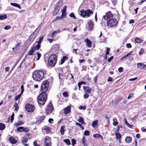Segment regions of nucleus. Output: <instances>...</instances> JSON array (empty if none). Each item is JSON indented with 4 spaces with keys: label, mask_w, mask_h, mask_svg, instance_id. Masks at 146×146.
Returning <instances> with one entry per match:
<instances>
[{
    "label": "nucleus",
    "mask_w": 146,
    "mask_h": 146,
    "mask_svg": "<svg viewBox=\"0 0 146 146\" xmlns=\"http://www.w3.org/2000/svg\"><path fill=\"white\" fill-rule=\"evenodd\" d=\"M131 137L127 136L125 138V141L127 143H130L131 141Z\"/></svg>",
    "instance_id": "nucleus-23"
},
{
    "label": "nucleus",
    "mask_w": 146,
    "mask_h": 146,
    "mask_svg": "<svg viewBox=\"0 0 146 146\" xmlns=\"http://www.w3.org/2000/svg\"><path fill=\"white\" fill-rule=\"evenodd\" d=\"M123 70V68L122 67H121L119 68L118 71L119 72H122Z\"/></svg>",
    "instance_id": "nucleus-58"
},
{
    "label": "nucleus",
    "mask_w": 146,
    "mask_h": 146,
    "mask_svg": "<svg viewBox=\"0 0 146 146\" xmlns=\"http://www.w3.org/2000/svg\"><path fill=\"white\" fill-rule=\"evenodd\" d=\"M133 95V93H131L128 96L127 99H129Z\"/></svg>",
    "instance_id": "nucleus-61"
},
{
    "label": "nucleus",
    "mask_w": 146,
    "mask_h": 146,
    "mask_svg": "<svg viewBox=\"0 0 146 146\" xmlns=\"http://www.w3.org/2000/svg\"><path fill=\"white\" fill-rule=\"evenodd\" d=\"M65 127V126H62L61 127L60 131L61 135H63L64 134V132L65 131L64 130V128Z\"/></svg>",
    "instance_id": "nucleus-26"
},
{
    "label": "nucleus",
    "mask_w": 146,
    "mask_h": 146,
    "mask_svg": "<svg viewBox=\"0 0 146 146\" xmlns=\"http://www.w3.org/2000/svg\"><path fill=\"white\" fill-rule=\"evenodd\" d=\"M113 56H111L109 58H108V61L109 62H110L113 59Z\"/></svg>",
    "instance_id": "nucleus-64"
},
{
    "label": "nucleus",
    "mask_w": 146,
    "mask_h": 146,
    "mask_svg": "<svg viewBox=\"0 0 146 146\" xmlns=\"http://www.w3.org/2000/svg\"><path fill=\"white\" fill-rule=\"evenodd\" d=\"M63 75L61 73H59V79L62 80Z\"/></svg>",
    "instance_id": "nucleus-44"
},
{
    "label": "nucleus",
    "mask_w": 146,
    "mask_h": 146,
    "mask_svg": "<svg viewBox=\"0 0 146 146\" xmlns=\"http://www.w3.org/2000/svg\"><path fill=\"white\" fill-rule=\"evenodd\" d=\"M10 5H11L13 6L14 7H18L20 9H21V7H20V5L17 3H10Z\"/></svg>",
    "instance_id": "nucleus-22"
},
{
    "label": "nucleus",
    "mask_w": 146,
    "mask_h": 146,
    "mask_svg": "<svg viewBox=\"0 0 146 146\" xmlns=\"http://www.w3.org/2000/svg\"><path fill=\"white\" fill-rule=\"evenodd\" d=\"M93 136L94 137L96 138H100V139H101L102 140H103V137L102 136V135H100L99 134H94L93 135Z\"/></svg>",
    "instance_id": "nucleus-21"
},
{
    "label": "nucleus",
    "mask_w": 146,
    "mask_h": 146,
    "mask_svg": "<svg viewBox=\"0 0 146 146\" xmlns=\"http://www.w3.org/2000/svg\"><path fill=\"white\" fill-rule=\"evenodd\" d=\"M49 83L46 80L43 82L41 85V90L42 93H45L47 91L48 88Z\"/></svg>",
    "instance_id": "nucleus-5"
},
{
    "label": "nucleus",
    "mask_w": 146,
    "mask_h": 146,
    "mask_svg": "<svg viewBox=\"0 0 146 146\" xmlns=\"http://www.w3.org/2000/svg\"><path fill=\"white\" fill-rule=\"evenodd\" d=\"M11 28V27L9 25H7L4 28V29L5 30H8L9 29H10Z\"/></svg>",
    "instance_id": "nucleus-51"
},
{
    "label": "nucleus",
    "mask_w": 146,
    "mask_h": 146,
    "mask_svg": "<svg viewBox=\"0 0 146 146\" xmlns=\"http://www.w3.org/2000/svg\"><path fill=\"white\" fill-rule=\"evenodd\" d=\"M7 16L6 15H0V20H3L7 18Z\"/></svg>",
    "instance_id": "nucleus-30"
},
{
    "label": "nucleus",
    "mask_w": 146,
    "mask_h": 146,
    "mask_svg": "<svg viewBox=\"0 0 146 146\" xmlns=\"http://www.w3.org/2000/svg\"><path fill=\"white\" fill-rule=\"evenodd\" d=\"M14 113H13L12 115L11 116V123L13 122V121L14 120Z\"/></svg>",
    "instance_id": "nucleus-43"
},
{
    "label": "nucleus",
    "mask_w": 146,
    "mask_h": 146,
    "mask_svg": "<svg viewBox=\"0 0 146 146\" xmlns=\"http://www.w3.org/2000/svg\"><path fill=\"white\" fill-rule=\"evenodd\" d=\"M5 125L3 123H0V130H2L5 129Z\"/></svg>",
    "instance_id": "nucleus-28"
},
{
    "label": "nucleus",
    "mask_w": 146,
    "mask_h": 146,
    "mask_svg": "<svg viewBox=\"0 0 146 146\" xmlns=\"http://www.w3.org/2000/svg\"><path fill=\"white\" fill-rule=\"evenodd\" d=\"M137 67L138 68H139L140 69H143V63H137Z\"/></svg>",
    "instance_id": "nucleus-24"
},
{
    "label": "nucleus",
    "mask_w": 146,
    "mask_h": 146,
    "mask_svg": "<svg viewBox=\"0 0 146 146\" xmlns=\"http://www.w3.org/2000/svg\"><path fill=\"white\" fill-rule=\"evenodd\" d=\"M14 107H15V110L16 111H18L19 109L18 105L16 102H15V104L13 106Z\"/></svg>",
    "instance_id": "nucleus-38"
},
{
    "label": "nucleus",
    "mask_w": 146,
    "mask_h": 146,
    "mask_svg": "<svg viewBox=\"0 0 146 146\" xmlns=\"http://www.w3.org/2000/svg\"><path fill=\"white\" fill-rule=\"evenodd\" d=\"M69 15L70 17H71L75 19H76L75 16H74V14L73 13H70Z\"/></svg>",
    "instance_id": "nucleus-49"
},
{
    "label": "nucleus",
    "mask_w": 146,
    "mask_h": 146,
    "mask_svg": "<svg viewBox=\"0 0 146 146\" xmlns=\"http://www.w3.org/2000/svg\"><path fill=\"white\" fill-rule=\"evenodd\" d=\"M54 110L52 102L50 101L45 109L46 113L47 115L51 113Z\"/></svg>",
    "instance_id": "nucleus-6"
},
{
    "label": "nucleus",
    "mask_w": 146,
    "mask_h": 146,
    "mask_svg": "<svg viewBox=\"0 0 146 146\" xmlns=\"http://www.w3.org/2000/svg\"><path fill=\"white\" fill-rule=\"evenodd\" d=\"M24 124V122H23L22 121H19L17 123H16L15 124V125L16 126V127H17L18 126L22 124Z\"/></svg>",
    "instance_id": "nucleus-25"
},
{
    "label": "nucleus",
    "mask_w": 146,
    "mask_h": 146,
    "mask_svg": "<svg viewBox=\"0 0 146 146\" xmlns=\"http://www.w3.org/2000/svg\"><path fill=\"white\" fill-rule=\"evenodd\" d=\"M82 144L84 146H88V143H87L86 139L85 137H83L81 141Z\"/></svg>",
    "instance_id": "nucleus-13"
},
{
    "label": "nucleus",
    "mask_w": 146,
    "mask_h": 146,
    "mask_svg": "<svg viewBox=\"0 0 146 146\" xmlns=\"http://www.w3.org/2000/svg\"><path fill=\"white\" fill-rule=\"evenodd\" d=\"M110 49L109 48H108L106 50V54L105 55H108L109 54V50Z\"/></svg>",
    "instance_id": "nucleus-62"
},
{
    "label": "nucleus",
    "mask_w": 146,
    "mask_h": 146,
    "mask_svg": "<svg viewBox=\"0 0 146 146\" xmlns=\"http://www.w3.org/2000/svg\"><path fill=\"white\" fill-rule=\"evenodd\" d=\"M43 36H42V37H40L39 38V39L38 41H37L36 42V43H37L38 44H40L42 40L43 39Z\"/></svg>",
    "instance_id": "nucleus-39"
},
{
    "label": "nucleus",
    "mask_w": 146,
    "mask_h": 146,
    "mask_svg": "<svg viewBox=\"0 0 146 146\" xmlns=\"http://www.w3.org/2000/svg\"><path fill=\"white\" fill-rule=\"evenodd\" d=\"M89 94L88 93H85V94L83 96L84 98L86 99L88 98L89 97V95H88Z\"/></svg>",
    "instance_id": "nucleus-47"
},
{
    "label": "nucleus",
    "mask_w": 146,
    "mask_h": 146,
    "mask_svg": "<svg viewBox=\"0 0 146 146\" xmlns=\"http://www.w3.org/2000/svg\"><path fill=\"white\" fill-rule=\"evenodd\" d=\"M72 145L73 146L75 145L76 144V140L74 139H72L71 141Z\"/></svg>",
    "instance_id": "nucleus-46"
},
{
    "label": "nucleus",
    "mask_w": 146,
    "mask_h": 146,
    "mask_svg": "<svg viewBox=\"0 0 146 146\" xmlns=\"http://www.w3.org/2000/svg\"><path fill=\"white\" fill-rule=\"evenodd\" d=\"M24 130V128L23 127H19L17 128V130L18 131H19V132H23V131Z\"/></svg>",
    "instance_id": "nucleus-35"
},
{
    "label": "nucleus",
    "mask_w": 146,
    "mask_h": 146,
    "mask_svg": "<svg viewBox=\"0 0 146 146\" xmlns=\"http://www.w3.org/2000/svg\"><path fill=\"white\" fill-rule=\"evenodd\" d=\"M84 42H86V45L90 47H91L92 46V42L88 38L84 40Z\"/></svg>",
    "instance_id": "nucleus-14"
},
{
    "label": "nucleus",
    "mask_w": 146,
    "mask_h": 146,
    "mask_svg": "<svg viewBox=\"0 0 146 146\" xmlns=\"http://www.w3.org/2000/svg\"><path fill=\"white\" fill-rule=\"evenodd\" d=\"M41 56V55H36L34 58V60L35 61L38 60L40 59Z\"/></svg>",
    "instance_id": "nucleus-40"
},
{
    "label": "nucleus",
    "mask_w": 146,
    "mask_h": 146,
    "mask_svg": "<svg viewBox=\"0 0 146 146\" xmlns=\"http://www.w3.org/2000/svg\"><path fill=\"white\" fill-rule=\"evenodd\" d=\"M139 55H141L142 54H146V53L144 49L143 48H142L140 49V51L139 52Z\"/></svg>",
    "instance_id": "nucleus-29"
},
{
    "label": "nucleus",
    "mask_w": 146,
    "mask_h": 146,
    "mask_svg": "<svg viewBox=\"0 0 146 146\" xmlns=\"http://www.w3.org/2000/svg\"><path fill=\"white\" fill-rule=\"evenodd\" d=\"M68 58V57L66 56H63L61 60V62L59 64H62Z\"/></svg>",
    "instance_id": "nucleus-17"
},
{
    "label": "nucleus",
    "mask_w": 146,
    "mask_h": 146,
    "mask_svg": "<svg viewBox=\"0 0 146 146\" xmlns=\"http://www.w3.org/2000/svg\"><path fill=\"white\" fill-rule=\"evenodd\" d=\"M67 7L65 6L62 10V12L65 13L66 11Z\"/></svg>",
    "instance_id": "nucleus-48"
},
{
    "label": "nucleus",
    "mask_w": 146,
    "mask_h": 146,
    "mask_svg": "<svg viewBox=\"0 0 146 146\" xmlns=\"http://www.w3.org/2000/svg\"><path fill=\"white\" fill-rule=\"evenodd\" d=\"M135 41L137 43H140L143 42V41L142 40L140 39L139 38L137 37L135 38Z\"/></svg>",
    "instance_id": "nucleus-32"
},
{
    "label": "nucleus",
    "mask_w": 146,
    "mask_h": 146,
    "mask_svg": "<svg viewBox=\"0 0 146 146\" xmlns=\"http://www.w3.org/2000/svg\"><path fill=\"white\" fill-rule=\"evenodd\" d=\"M113 80L112 78L110 77H109L108 78V82H111Z\"/></svg>",
    "instance_id": "nucleus-59"
},
{
    "label": "nucleus",
    "mask_w": 146,
    "mask_h": 146,
    "mask_svg": "<svg viewBox=\"0 0 146 146\" xmlns=\"http://www.w3.org/2000/svg\"><path fill=\"white\" fill-rule=\"evenodd\" d=\"M22 94H21V92L20 94L16 96L15 98V100L16 101L18 100L19 98H20Z\"/></svg>",
    "instance_id": "nucleus-42"
},
{
    "label": "nucleus",
    "mask_w": 146,
    "mask_h": 146,
    "mask_svg": "<svg viewBox=\"0 0 146 146\" xmlns=\"http://www.w3.org/2000/svg\"><path fill=\"white\" fill-rule=\"evenodd\" d=\"M86 107L85 106H81L79 107V109L80 110H85L86 109Z\"/></svg>",
    "instance_id": "nucleus-52"
},
{
    "label": "nucleus",
    "mask_w": 146,
    "mask_h": 146,
    "mask_svg": "<svg viewBox=\"0 0 146 146\" xmlns=\"http://www.w3.org/2000/svg\"><path fill=\"white\" fill-rule=\"evenodd\" d=\"M113 124L114 126H116L118 124V122H117V121L116 119L114 118L113 119Z\"/></svg>",
    "instance_id": "nucleus-34"
},
{
    "label": "nucleus",
    "mask_w": 146,
    "mask_h": 146,
    "mask_svg": "<svg viewBox=\"0 0 146 146\" xmlns=\"http://www.w3.org/2000/svg\"><path fill=\"white\" fill-rule=\"evenodd\" d=\"M113 15L110 11H109L103 16V18L107 21L108 25L110 27H114L117 24L118 22L116 19H113Z\"/></svg>",
    "instance_id": "nucleus-1"
},
{
    "label": "nucleus",
    "mask_w": 146,
    "mask_h": 146,
    "mask_svg": "<svg viewBox=\"0 0 146 146\" xmlns=\"http://www.w3.org/2000/svg\"><path fill=\"white\" fill-rule=\"evenodd\" d=\"M66 16V14L65 13L62 12V14L61 17L62 18H65Z\"/></svg>",
    "instance_id": "nucleus-50"
},
{
    "label": "nucleus",
    "mask_w": 146,
    "mask_h": 146,
    "mask_svg": "<svg viewBox=\"0 0 146 146\" xmlns=\"http://www.w3.org/2000/svg\"><path fill=\"white\" fill-rule=\"evenodd\" d=\"M79 14L80 15L83 17L86 16V11H84V10H82L80 11Z\"/></svg>",
    "instance_id": "nucleus-18"
},
{
    "label": "nucleus",
    "mask_w": 146,
    "mask_h": 146,
    "mask_svg": "<svg viewBox=\"0 0 146 146\" xmlns=\"http://www.w3.org/2000/svg\"><path fill=\"white\" fill-rule=\"evenodd\" d=\"M63 141L68 145H69L71 144L70 141V140L68 139H65Z\"/></svg>",
    "instance_id": "nucleus-36"
},
{
    "label": "nucleus",
    "mask_w": 146,
    "mask_h": 146,
    "mask_svg": "<svg viewBox=\"0 0 146 146\" xmlns=\"http://www.w3.org/2000/svg\"><path fill=\"white\" fill-rule=\"evenodd\" d=\"M40 44H38L35 46H34L33 47L35 50H37L40 48Z\"/></svg>",
    "instance_id": "nucleus-37"
},
{
    "label": "nucleus",
    "mask_w": 146,
    "mask_h": 146,
    "mask_svg": "<svg viewBox=\"0 0 146 146\" xmlns=\"http://www.w3.org/2000/svg\"><path fill=\"white\" fill-rule=\"evenodd\" d=\"M62 95L64 97H67L68 96V94L67 92H63Z\"/></svg>",
    "instance_id": "nucleus-53"
},
{
    "label": "nucleus",
    "mask_w": 146,
    "mask_h": 146,
    "mask_svg": "<svg viewBox=\"0 0 146 146\" xmlns=\"http://www.w3.org/2000/svg\"><path fill=\"white\" fill-rule=\"evenodd\" d=\"M28 141V139L26 138H24L22 140V141L23 143H26Z\"/></svg>",
    "instance_id": "nucleus-54"
},
{
    "label": "nucleus",
    "mask_w": 146,
    "mask_h": 146,
    "mask_svg": "<svg viewBox=\"0 0 146 146\" xmlns=\"http://www.w3.org/2000/svg\"><path fill=\"white\" fill-rule=\"evenodd\" d=\"M21 94H23L24 92V88L23 85H22L21 86Z\"/></svg>",
    "instance_id": "nucleus-55"
},
{
    "label": "nucleus",
    "mask_w": 146,
    "mask_h": 146,
    "mask_svg": "<svg viewBox=\"0 0 146 146\" xmlns=\"http://www.w3.org/2000/svg\"><path fill=\"white\" fill-rule=\"evenodd\" d=\"M57 61L56 55H50L48 60V64L49 66L53 67L55 66Z\"/></svg>",
    "instance_id": "nucleus-4"
},
{
    "label": "nucleus",
    "mask_w": 146,
    "mask_h": 146,
    "mask_svg": "<svg viewBox=\"0 0 146 146\" xmlns=\"http://www.w3.org/2000/svg\"><path fill=\"white\" fill-rule=\"evenodd\" d=\"M62 17H61V16H60V17H59V16H58V17H57L56 18H55V20H54V21H56V20H60L61 19H62Z\"/></svg>",
    "instance_id": "nucleus-57"
},
{
    "label": "nucleus",
    "mask_w": 146,
    "mask_h": 146,
    "mask_svg": "<svg viewBox=\"0 0 146 146\" xmlns=\"http://www.w3.org/2000/svg\"><path fill=\"white\" fill-rule=\"evenodd\" d=\"M88 26L89 27V29H92V26H93V23L91 20H90L88 22Z\"/></svg>",
    "instance_id": "nucleus-19"
},
{
    "label": "nucleus",
    "mask_w": 146,
    "mask_h": 146,
    "mask_svg": "<svg viewBox=\"0 0 146 146\" xmlns=\"http://www.w3.org/2000/svg\"><path fill=\"white\" fill-rule=\"evenodd\" d=\"M9 141L11 143L13 144L16 143L17 142V141L15 139V138L13 136L10 137Z\"/></svg>",
    "instance_id": "nucleus-15"
},
{
    "label": "nucleus",
    "mask_w": 146,
    "mask_h": 146,
    "mask_svg": "<svg viewBox=\"0 0 146 146\" xmlns=\"http://www.w3.org/2000/svg\"><path fill=\"white\" fill-rule=\"evenodd\" d=\"M78 121L79 122H80L82 124H84V119L82 117H80L79 119L78 120Z\"/></svg>",
    "instance_id": "nucleus-31"
},
{
    "label": "nucleus",
    "mask_w": 146,
    "mask_h": 146,
    "mask_svg": "<svg viewBox=\"0 0 146 146\" xmlns=\"http://www.w3.org/2000/svg\"><path fill=\"white\" fill-rule=\"evenodd\" d=\"M47 98L46 94L45 93H41L38 96L37 102L40 107L45 103Z\"/></svg>",
    "instance_id": "nucleus-3"
},
{
    "label": "nucleus",
    "mask_w": 146,
    "mask_h": 146,
    "mask_svg": "<svg viewBox=\"0 0 146 146\" xmlns=\"http://www.w3.org/2000/svg\"><path fill=\"white\" fill-rule=\"evenodd\" d=\"M126 46L128 48H131V45L130 43H127L126 45Z\"/></svg>",
    "instance_id": "nucleus-63"
},
{
    "label": "nucleus",
    "mask_w": 146,
    "mask_h": 146,
    "mask_svg": "<svg viewBox=\"0 0 146 146\" xmlns=\"http://www.w3.org/2000/svg\"><path fill=\"white\" fill-rule=\"evenodd\" d=\"M90 134V132L86 130L84 133V135H88Z\"/></svg>",
    "instance_id": "nucleus-45"
},
{
    "label": "nucleus",
    "mask_w": 146,
    "mask_h": 146,
    "mask_svg": "<svg viewBox=\"0 0 146 146\" xmlns=\"http://www.w3.org/2000/svg\"><path fill=\"white\" fill-rule=\"evenodd\" d=\"M45 146H51V138L50 137L46 136L44 141Z\"/></svg>",
    "instance_id": "nucleus-9"
},
{
    "label": "nucleus",
    "mask_w": 146,
    "mask_h": 146,
    "mask_svg": "<svg viewBox=\"0 0 146 146\" xmlns=\"http://www.w3.org/2000/svg\"><path fill=\"white\" fill-rule=\"evenodd\" d=\"M61 1H60L56 4L55 7L54 8V10L53 13V14L54 15H57L59 12L60 8L61 6Z\"/></svg>",
    "instance_id": "nucleus-8"
},
{
    "label": "nucleus",
    "mask_w": 146,
    "mask_h": 146,
    "mask_svg": "<svg viewBox=\"0 0 146 146\" xmlns=\"http://www.w3.org/2000/svg\"><path fill=\"white\" fill-rule=\"evenodd\" d=\"M34 146H40V145L38 144L36 141H34L33 142Z\"/></svg>",
    "instance_id": "nucleus-56"
},
{
    "label": "nucleus",
    "mask_w": 146,
    "mask_h": 146,
    "mask_svg": "<svg viewBox=\"0 0 146 146\" xmlns=\"http://www.w3.org/2000/svg\"><path fill=\"white\" fill-rule=\"evenodd\" d=\"M64 113L66 115L69 113L70 111V107L69 106L63 110Z\"/></svg>",
    "instance_id": "nucleus-12"
},
{
    "label": "nucleus",
    "mask_w": 146,
    "mask_h": 146,
    "mask_svg": "<svg viewBox=\"0 0 146 146\" xmlns=\"http://www.w3.org/2000/svg\"><path fill=\"white\" fill-rule=\"evenodd\" d=\"M83 88L85 93L90 94L92 90V89L88 86H83Z\"/></svg>",
    "instance_id": "nucleus-10"
},
{
    "label": "nucleus",
    "mask_w": 146,
    "mask_h": 146,
    "mask_svg": "<svg viewBox=\"0 0 146 146\" xmlns=\"http://www.w3.org/2000/svg\"><path fill=\"white\" fill-rule=\"evenodd\" d=\"M44 72L41 70H36L33 74L32 77L36 81H39L42 80L44 77Z\"/></svg>",
    "instance_id": "nucleus-2"
},
{
    "label": "nucleus",
    "mask_w": 146,
    "mask_h": 146,
    "mask_svg": "<svg viewBox=\"0 0 146 146\" xmlns=\"http://www.w3.org/2000/svg\"><path fill=\"white\" fill-rule=\"evenodd\" d=\"M60 30H57L56 31H54L51 34V36L52 37L54 36L56 34L60 33Z\"/></svg>",
    "instance_id": "nucleus-20"
},
{
    "label": "nucleus",
    "mask_w": 146,
    "mask_h": 146,
    "mask_svg": "<svg viewBox=\"0 0 146 146\" xmlns=\"http://www.w3.org/2000/svg\"><path fill=\"white\" fill-rule=\"evenodd\" d=\"M98 123V121L97 120H95L93 122L92 124V126L94 127H95L96 125H97Z\"/></svg>",
    "instance_id": "nucleus-33"
},
{
    "label": "nucleus",
    "mask_w": 146,
    "mask_h": 146,
    "mask_svg": "<svg viewBox=\"0 0 146 146\" xmlns=\"http://www.w3.org/2000/svg\"><path fill=\"white\" fill-rule=\"evenodd\" d=\"M45 117V116L44 115H42L41 116H40L39 119L38 120V121L39 122H41L42 120H43Z\"/></svg>",
    "instance_id": "nucleus-41"
},
{
    "label": "nucleus",
    "mask_w": 146,
    "mask_h": 146,
    "mask_svg": "<svg viewBox=\"0 0 146 146\" xmlns=\"http://www.w3.org/2000/svg\"><path fill=\"white\" fill-rule=\"evenodd\" d=\"M44 129L46 130L47 131H50V129H51L50 128L47 127H45Z\"/></svg>",
    "instance_id": "nucleus-60"
},
{
    "label": "nucleus",
    "mask_w": 146,
    "mask_h": 146,
    "mask_svg": "<svg viewBox=\"0 0 146 146\" xmlns=\"http://www.w3.org/2000/svg\"><path fill=\"white\" fill-rule=\"evenodd\" d=\"M116 138L117 140H118L119 142V143H121V134L119 133H115Z\"/></svg>",
    "instance_id": "nucleus-11"
},
{
    "label": "nucleus",
    "mask_w": 146,
    "mask_h": 146,
    "mask_svg": "<svg viewBox=\"0 0 146 146\" xmlns=\"http://www.w3.org/2000/svg\"><path fill=\"white\" fill-rule=\"evenodd\" d=\"M86 16L87 17L90 16V14H92L93 13V11L90 10H87L86 11Z\"/></svg>",
    "instance_id": "nucleus-16"
},
{
    "label": "nucleus",
    "mask_w": 146,
    "mask_h": 146,
    "mask_svg": "<svg viewBox=\"0 0 146 146\" xmlns=\"http://www.w3.org/2000/svg\"><path fill=\"white\" fill-rule=\"evenodd\" d=\"M25 108L27 111L28 112H33L35 109V106L32 104H26Z\"/></svg>",
    "instance_id": "nucleus-7"
},
{
    "label": "nucleus",
    "mask_w": 146,
    "mask_h": 146,
    "mask_svg": "<svg viewBox=\"0 0 146 146\" xmlns=\"http://www.w3.org/2000/svg\"><path fill=\"white\" fill-rule=\"evenodd\" d=\"M35 50L33 47H32L31 50L29 52V55H33Z\"/></svg>",
    "instance_id": "nucleus-27"
}]
</instances>
